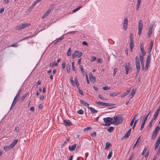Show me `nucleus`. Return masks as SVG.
<instances>
[{"mask_svg": "<svg viewBox=\"0 0 160 160\" xmlns=\"http://www.w3.org/2000/svg\"><path fill=\"white\" fill-rule=\"evenodd\" d=\"M160 143V136L159 137V138L157 140V141L156 142V143L157 144L159 145Z\"/></svg>", "mask_w": 160, "mask_h": 160, "instance_id": "51", "label": "nucleus"}, {"mask_svg": "<svg viewBox=\"0 0 160 160\" xmlns=\"http://www.w3.org/2000/svg\"><path fill=\"white\" fill-rule=\"evenodd\" d=\"M82 53L79 52L78 51L76 50L75 52L73 53L72 55V58H74L76 57H77L78 58H79L82 55Z\"/></svg>", "mask_w": 160, "mask_h": 160, "instance_id": "5", "label": "nucleus"}, {"mask_svg": "<svg viewBox=\"0 0 160 160\" xmlns=\"http://www.w3.org/2000/svg\"><path fill=\"white\" fill-rule=\"evenodd\" d=\"M64 38V37H61L57 39L56 41L55 42L54 44H56L58 42H60Z\"/></svg>", "mask_w": 160, "mask_h": 160, "instance_id": "24", "label": "nucleus"}, {"mask_svg": "<svg viewBox=\"0 0 160 160\" xmlns=\"http://www.w3.org/2000/svg\"><path fill=\"white\" fill-rule=\"evenodd\" d=\"M148 149V147H146V148H144V150H143L142 152V155H144V154H145L146 151H147V149Z\"/></svg>", "mask_w": 160, "mask_h": 160, "instance_id": "36", "label": "nucleus"}, {"mask_svg": "<svg viewBox=\"0 0 160 160\" xmlns=\"http://www.w3.org/2000/svg\"><path fill=\"white\" fill-rule=\"evenodd\" d=\"M147 120V118H145L143 120H142V123L141 126L140 128V130H142L143 128L144 125L146 120Z\"/></svg>", "mask_w": 160, "mask_h": 160, "instance_id": "13", "label": "nucleus"}, {"mask_svg": "<svg viewBox=\"0 0 160 160\" xmlns=\"http://www.w3.org/2000/svg\"><path fill=\"white\" fill-rule=\"evenodd\" d=\"M96 58L95 57H92V59H91V61L93 62L94 61H95L96 59Z\"/></svg>", "mask_w": 160, "mask_h": 160, "instance_id": "57", "label": "nucleus"}, {"mask_svg": "<svg viewBox=\"0 0 160 160\" xmlns=\"http://www.w3.org/2000/svg\"><path fill=\"white\" fill-rule=\"evenodd\" d=\"M88 108L91 111V113H92V114L96 113L98 112V111L97 110H95L94 108L91 107H89Z\"/></svg>", "mask_w": 160, "mask_h": 160, "instance_id": "17", "label": "nucleus"}, {"mask_svg": "<svg viewBox=\"0 0 160 160\" xmlns=\"http://www.w3.org/2000/svg\"><path fill=\"white\" fill-rule=\"evenodd\" d=\"M157 134L156 132H154L152 135V139H154L157 136Z\"/></svg>", "mask_w": 160, "mask_h": 160, "instance_id": "22", "label": "nucleus"}, {"mask_svg": "<svg viewBox=\"0 0 160 160\" xmlns=\"http://www.w3.org/2000/svg\"><path fill=\"white\" fill-rule=\"evenodd\" d=\"M118 71V69L117 68H115L114 70V72L113 73V76H115Z\"/></svg>", "mask_w": 160, "mask_h": 160, "instance_id": "49", "label": "nucleus"}, {"mask_svg": "<svg viewBox=\"0 0 160 160\" xmlns=\"http://www.w3.org/2000/svg\"><path fill=\"white\" fill-rule=\"evenodd\" d=\"M153 25V23H151L149 26V29L152 30Z\"/></svg>", "mask_w": 160, "mask_h": 160, "instance_id": "48", "label": "nucleus"}, {"mask_svg": "<svg viewBox=\"0 0 160 160\" xmlns=\"http://www.w3.org/2000/svg\"><path fill=\"white\" fill-rule=\"evenodd\" d=\"M160 153V145L159 146L157 152V154H159Z\"/></svg>", "mask_w": 160, "mask_h": 160, "instance_id": "64", "label": "nucleus"}, {"mask_svg": "<svg viewBox=\"0 0 160 160\" xmlns=\"http://www.w3.org/2000/svg\"><path fill=\"white\" fill-rule=\"evenodd\" d=\"M57 63H55V62L51 63L50 64V66L51 67H53L54 66H57Z\"/></svg>", "mask_w": 160, "mask_h": 160, "instance_id": "30", "label": "nucleus"}, {"mask_svg": "<svg viewBox=\"0 0 160 160\" xmlns=\"http://www.w3.org/2000/svg\"><path fill=\"white\" fill-rule=\"evenodd\" d=\"M90 80L91 82H95V77H92V78H90Z\"/></svg>", "mask_w": 160, "mask_h": 160, "instance_id": "34", "label": "nucleus"}, {"mask_svg": "<svg viewBox=\"0 0 160 160\" xmlns=\"http://www.w3.org/2000/svg\"><path fill=\"white\" fill-rule=\"evenodd\" d=\"M79 93L81 95H83V92L81 90H79Z\"/></svg>", "mask_w": 160, "mask_h": 160, "instance_id": "62", "label": "nucleus"}, {"mask_svg": "<svg viewBox=\"0 0 160 160\" xmlns=\"http://www.w3.org/2000/svg\"><path fill=\"white\" fill-rule=\"evenodd\" d=\"M114 128L112 127H110L108 130L107 131L109 132H112Z\"/></svg>", "mask_w": 160, "mask_h": 160, "instance_id": "31", "label": "nucleus"}, {"mask_svg": "<svg viewBox=\"0 0 160 160\" xmlns=\"http://www.w3.org/2000/svg\"><path fill=\"white\" fill-rule=\"evenodd\" d=\"M96 103L103 106H111L112 104L110 103H104L101 102H97Z\"/></svg>", "mask_w": 160, "mask_h": 160, "instance_id": "9", "label": "nucleus"}, {"mask_svg": "<svg viewBox=\"0 0 160 160\" xmlns=\"http://www.w3.org/2000/svg\"><path fill=\"white\" fill-rule=\"evenodd\" d=\"M18 142V140H15L10 145V146L11 148H12L15 145L17 144Z\"/></svg>", "mask_w": 160, "mask_h": 160, "instance_id": "19", "label": "nucleus"}, {"mask_svg": "<svg viewBox=\"0 0 160 160\" xmlns=\"http://www.w3.org/2000/svg\"><path fill=\"white\" fill-rule=\"evenodd\" d=\"M118 94V93L117 92H113L110 94V96L112 97H114L116 96Z\"/></svg>", "mask_w": 160, "mask_h": 160, "instance_id": "42", "label": "nucleus"}, {"mask_svg": "<svg viewBox=\"0 0 160 160\" xmlns=\"http://www.w3.org/2000/svg\"><path fill=\"white\" fill-rule=\"evenodd\" d=\"M135 60H136V68H137V70L138 72H139L140 70V61L139 59V58L138 56H136L135 57Z\"/></svg>", "mask_w": 160, "mask_h": 160, "instance_id": "3", "label": "nucleus"}, {"mask_svg": "<svg viewBox=\"0 0 160 160\" xmlns=\"http://www.w3.org/2000/svg\"><path fill=\"white\" fill-rule=\"evenodd\" d=\"M130 39L131 42H133V38L132 37V33H131L130 35Z\"/></svg>", "mask_w": 160, "mask_h": 160, "instance_id": "50", "label": "nucleus"}, {"mask_svg": "<svg viewBox=\"0 0 160 160\" xmlns=\"http://www.w3.org/2000/svg\"><path fill=\"white\" fill-rule=\"evenodd\" d=\"M76 147V144H75L69 146V149L70 151H73Z\"/></svg>", "mask_w": 160, "mask_h": 160, "instance_id": "18", "label": "nucleus"}, {"mask_svg": "<svg viewBox=\"0 0 160 160\" xmlns=\"http://www.w3.org/2000/svg\"><path fill=\"white\" fill-rule=\"evenodd\" d=\"M128 23V20L127 18H126L124 19L123 23V28L125 30H126L127 29Z\"/></svg>", "mask_w": 160, "mask_h": 160, "instance_id": "8", "label": "nucleus"}, {"mask_svg": "<svg viewBox=\"0 0 160 160\" xmlns=\"http://www.w3.org/2000/svg\"><path fill=\"white\" fill-rule=\"evenodd\" d=\"M77 112L79 114H83L84 111L82 109H81L78 110L77 111Z\"/></svg>", "mask_w": 160, "mask_h": 160, "instance_id": "38", "label": "nucleus"}, {"mask_svg": "<svg viewBox=\"0 0 160 160\" xmlns=\"http://www.w3.org/2000/svg\"><path fill=\"white\" fill-rule=\"evenodd\" d=\"M91 128L90 127H87V128H85L83 131H88L89 130L91 129Z\"/></svg>", "mask_w": 160, "mask_h": 160, "instance_id": "52", "label": "nucleus"}, {"mask_svg": "<svg viewBox=\"0 0 160 160\" xmlns=\"http://www.w3.org/2000/svg\"><path fill=\"white\" fill-rule=\"evenodd\" d=\"M143 44L142 42L140 43V50L141 52L144 51L143 49Z\"/></svg>", "mask_w": 160, "mask_h": 160, "instance_id": "35", "label": "nucleus"}, {"mask_svg": "<svg viewBox=\"0 0 160 160\" xmlns=\"http://www.w3.org/2000/svg\"><path fill=\"white\" fill-rule=\"evenodd\" d=\"M74 62H73L72 63V70L73 71H76V69L74 66Z\"/></svg>", "mask_w": 160, "mask_h": 160, "instance_id": "46", "label": "nucleus"}, {"mask_svg": "<svg viewBox=\"0 0 160 160\" xmlns=\"http://www.w3.org/2000/svg\"><path fill=\"white\" fill-rule=\"evenodd\" d=\"M70 81H71V83L72 84V86H74L75 83V82H74V81L73 80V78H72V77H71Z\"/></svg>", "mask_w": 160, "mask_h": 160, "instance_id": "32", "label": "nucleus"}, {"mask_svg": "<svg viewBox=\"0 0 160 160\" xmlns=\"http://www.w3.org/2000/svg\"><path fill=\"white\" fill-rule=\"evenodd\" d=\"M152 30L149 29L148 33V36L149 38L150 37L152 33Z\"/></svg>", "mask_w": 160, "mask_h": 160, "instance_id": "29", "label": "nucleus"}, {"mask_svg": "<svg viewBox=\"0 0 160 160\" xmlns=\"http://www.w3.org/2000/svg\"><path fill=\"white\" fill-rule=\"evenodd\" d=\"M125 67L126 71V74H128V73L129 70L132 69L130 67V62L126 63Z\"/></svg>", "mask_w": 160, "mask_h": 160, "instance_id": "7", "label": "nucleus"}, {"mask_svg": "<svg viewBox=\"0 0 160 160\" xmlns=\"http://www.w3.org/2000/svg\"><path fill=\"white\" fill-rule=\"evenodd\" d=\"M103 120L106 123L104 125L106 126H109L111 124L117 125L122 123L123 121L122 117L120 115L114 116L112 118H104Z\"/></svg>", "mask_w": 160, "mask_h": 160, "instance_id": "1", "label": "nucleus"}, {"mask_svg": "<svg viewBox=\"0 0 160 160\" xmlns=\"http://www.w3.org/2000/svg\"><path fill=\"white\" fill-rule=\"evenodd\" d=\"M36 4V3L35 2H34L33 3L32 5L31 6V8H33L35 6V5Z\"/></svg>", "mask_w": 160, "mask_h": 160, "instance_id": "56", "label": "nucleus"}, {"mask_svg": "<svg viewBox=\"0 0 160 160\" xmlns=\"http://www.w3.org/2000/svg\"><path fill=\"white\" fill-rule=\"evenodd\" d=\"M67 71L68 73H69L70 72V67L69 65L67 66Z\"/></svg>", "mask_w": 160, "mask_h": 160, "instance_id": "40", "label": "nucleus"}, {"mask_svg": "<svg viewBox=\"0 0 160 160\" xmlns=\"http://www.w3.org/2000/svg\"><path fill=\"white\" fill-rule=\"evenodd\" d=\"M53 8H50L48 10L45 12V13L42 16V19L45 18L49 14L50 12L52 10Z\"/></svg>", "mask_w": 160, "mask_h": 160, "instance_id": "10", "label": "nucleus"}, {"mask_svg": "<svg viewBox=\"0 0 160 160\" xmlns=\"http://www.w3.org/2000/svg\"><path fill=\"white\" fill-rule=\"evenodd\" d=\"M111 146V144L108 142H107L106 143V146H105V149H108L109 148V147Z\"/></svg>", "mask_w": 160, "mask_h": 160, "instance_id": "23", "label": "nucleus"}, {"mask_svg": "<svg viewBox=\"0 0 160 160\" xmlns=\"http://www.w3.org/2000/svg\"><path fill=\"white\" fill-rule=\"evenodd\" d=\"M131 129L130 128L129 130L127 132L125 135L122 137V139L127 138H128L130 134Z\"/></svg>", "mask_w": 160, "mask_h": 160, "instance_id": "12", "label": "nucleus"}, {"mask_svg": "<svg viewBox=\"0 0 160 160\" xmlns=\"http://www.w3.org/2000/svg\"><path fill=\"white\" fill-rule=\"evenodd\" d=\"M112 151H111V152H110L108 155L107 156V158L108 159H109L111 158V157L112 156Z\"/></svg>", "mask_w": 160, "mask_h": 160, "instance_id": "33", "label": "nucleus"}, {"mask_svg": "<svg viewBox=\"0 0 160 160\" xmlns=\"http://www.w3.org/2000/svg\"><path fill=\"white\" fill-rule=\"evenodd\" d=\"M64 124L65 126H70L71 125L72 123L71 122L68 120H63Z\"/></svg>", "mask_w": 160, "mask_h": 160, "instance_id": "11", "label": "nucleus"}, {"mask_svg": "<svg viewBox=\"0 0 160 160\" xmlns=\"http://www.w3.org/2000/svg\"><path fill=\"white\" fill-rule=\"evenodd\" d=\"M91 135L92 137H95L96 135V133L95 132H94L93 133H92Z\"/></svg>", "mask_w": 160, "mask_h": 160, "instance_id": "55", "label": "nucleus"}, {"mask_svg": "<svg viewBox=\"0 0 160 160\" xmlns=\"http://www.w3.org/2000/svg\"><path fill=\"white\" fill-rule=\"evenodd\" d=\"M160 128L158 126H157L156 128L154 131V132H156L158 133V131L159 130Z\"/></svg>", "mask_w": 160, "mask_h": 160, "instance_id": "43", "label": "nucleus"}, {"mask_svg": "<svg viewBox=\"0 0 160 160\" xmlns=\"http://www.w3.org/2000/svg\"><path fill=\"white\" fill-rule=\"evenodd\" d=\"M143 27V24L141 20L139 21L138 25V29H142Z\"/></svg>", "mask_w": 160, "mask_h": 160, "instance_id": "15", "label": "nucleus"}, {"mask_svg": "<svg viewBox=\"0 0 160 160\" xmlns=\"http://www.w3.org/2000/svg\"><path fill=\"white\" fill-rule=\"evenodd\" d=\"M99 97L101 99H103V100H104L105 99V98H104L101 95H99Z\"/></svg>", "mask_w": 160, "mask_h": 160, "instance_id": "58", "label": "nucleus"}, {"mask_svg": "<svg viewBox=\"0 0 160 160\" xmlns=\"http://www.w3.org/2000/svg\"><path fill=\"white\" fill-rule=\"evenodd\" d=\"M62 68L63 69L64 68H65V63L64 62H63L62 63Z\"/></svg>", "mask_w": 160, "mask_h": 160, "instance_id": "60", "label": "nucleus"}, {"mask_svg": "<svg viewBox=\"0 0 160 160\" xmlns=\"http://www.w3.org/2000/svg\"><path fill=\"white\" fill-rule=\"evenodd\" d=\"M71 54V50L70 48H69L68 50V52H67V55L68 56H70Z\"/></svg>", "mask_w": 160, "mask_h": 160, "instance_id": "41", "label": "nucleus"}, {"mask_svg": "<svg viewBox=\"0 0 160 160\" xmlns=\"http://www.w3.org/2000/svg\"><path fill=\"white\" fill-rule=\"evenodd\" d=\"M138 119H137L134 122V124H133V127H132V128L133 129L136 125V124H137V123L138 122Z\"/></svg>", "mask_w": 160, "mask_h": 160, "instance_id": "45", "label": "nucleus"}, {"mask_svg": "<svg viewBox=\"0 0 160 160\" xmlns=\"http://www.w3.org/2000/svg\"><path fill=\"white\" fill-rule=\"evenodd\" d=\"M11 148L10 146H4V149L6 151H7L10 150V149H11Z\"/></svg>", "mask_w": 160, "mask_h": 160, "instance_id": "26", "label": "nucleus"}, {"mask_svg": "<svg viewBox=\"0 0 160 160\" xmlns=\"http://www.w3.org/2000/svg\"><path fill=\"white\" fill-rule=\"evenodd\" d=\"M140 59L141 61V64L142 67L143 69L144 68V58L143 56L140 55Z\"/></svg>", "mask_w": 160, "mask_h": 160, "instance_id": "14", "label": "nucleus"}, {"mask_svg": "<svg viewBox=\"0 0 160 160\" xmlns=\"http://www.w3.org/2000/svg\"><path fill=\"white\" fill-rule=\"evenodd\" d=\"M151 56L150 54L149 53L146 61V66L145 67V69L146 70H147L148 68L150 60L151 59Z\"/></svg>", "mask_w": 160, "mask_h": 160, "instance_id": "4", "label": "nucleus"}, {"mask_svg": "<svg viewBox=\"0 0 160 160\" xmlns=\"http://www.w3.org/2000/svg\"><path fill=\"white\" fill-rule=\"evenodd\" d=\"M153 45V42L152 41H151L150 42V47L148 49V50L149 53H150L151 52V51L152 47Z\"/></svg>", "mask_w": 160, "mask_h": 160, "instance_id": "21", "label": "nucleus"}, {"mask_svg": "<svg viewBox=\"0 0 160 160\" xmlns=\"http://www.w3.org/2000/svg\"><path fill=\"white\" fill-rule=\"evenodd\" d=\"M102 89L105 90H108L110 89V88H109V87H108L106 86H105V87H102Z\"/></svg>", "mask_w": 160, "mask_h": 160, "instance_id": "47", "label": "nucleus"}, {"mask_svg": "<svg viewBox=\"0 0 160 160\" xmlns=\"http://www.w3.org/2000/svg\"><path fill=\"white\" fill-rule=\"evenodd\" d=\"M138 34H139V35H140L141 34V33H142V29H138Z\"/></svg>", "mask_w": 160, "mask_h": 160, "instance_id": "63", "label": "nucleus"}, {"mask_svg": "<svg viewBox=\"0 0 160 160\" xmlns=\"http://www.w3.org/2000/svg\"><path fill=\"white\" fill-rule=\"evenodd\" d=\"M141 52L142 54V56H143V57L146 55V52L144 51H142Z\"/></svg>", "mask_w": 160, "mask_h": 160, "instance_id": "61", "label": "nucleus"}, {"mask_svg": "<svg viewBox=\"0 0 160 160\" xmlns=\"http://www.w3.org/2000/svg\"><path fill=\"white\" fill-rule=\"evenodd\" d=\"M134 46V44L133 43V42H131L130 43V48L131 49H132Z\"/></svg>", "mask_w": 160, "mask_h": 160, "instance_id": "39", "label": "nucleus"}, {"mask_svg": "<svg viewBox=\"0 0 160 160\" xmlns=\"http://www.w3.org/2000/svg\"><path fill=\"white\" fill-rule=\"evenodd\" d=\"M141 0H138L137 1V5H140L141 3Z\"/></svg>", "mask_w": 160, "mask_h": 160, "instance_id": "59", "label": "nucleus"}, {"mask_svg": "<svg viewBox=\"0 0 160 160\" xmlns=\"http://www.w3.org/2000/svg\"><path fill=\"white\" fill-rule=\"evenodd\" d=\"M82 6H80L79 7H78L76 9H75L72 10V12L73 13L75 12H76L77 11H78V10L81 8H82Z\"/></svg>", "mask_w": 160, "mask_h": 160, "instance_id": "27", "label": "nucleus"}, {"mask_svg": "<svg viewBox=\"0 0 160 160\" xmlns=\"http://www.w3.org/2000/svg\"><path fill=\"white\" fill-rule=\"evenodd\" d=\"M27 94H25L22 96L20 98V99L21 100V101H22L27 96Z\"/></svg>", "mask_w": 160, "mask_h": 160, "instance_id": "37", "label": "nucleus"}, {"mask_svg": "<svg viewBox=\"0 0 160 160\" xmlns=\"http://www.w3.org/2000/svg\"><path fill=\"white\" fill-rule=\"evenodd\" d=\"M153 121L152 120H151V121L149 123V128H150L151 127L152 124L153 122Z\"/></svg>", "mask_w": 160, "mask_h": 160, "instance_id": "54", "label": "nucleus"}, {"mask_svg": "<svg viewBox=\"0 0 160 160\" xmlns=\"http://www.w3.org/2000/svg\"><path fill=\"white\" fill-rule=\"evenodd\" d=\"M74 80L76 86L78 88V86L79 85V83L78 82L77 77H75Z\"/></svg>", "mask_w": 160, "mask_h": 160, "instance_id": "25", "label": "nucleus"}, {"mask_svg": "<svg viewBox=\"0 0 160 160\" xmlns=\"http://www.w3.org/2000/svg\"><path fill=\"white\" fill-rule=\"evenodd\" d=\"M130 91V90H128L126 92H124L121 95V97H123L127 95L129 93Z\"/></svg>", "mask_w": 160, "mask_h": 160, "instance_id": "20", "label": "nucleus"}, {"mask_svg": "<svg viewBox=\"0 0 160 160\" xmlns=\"http://www.w3.org/2000/svg\"><path fill=\"white\" fill-rule=\"evenodd\" d=\"M17 46H18V45H17V43H13L11 45V47H17Z\"/></svg>", "mask_w": 160, "mask_h": 160, "instance_id": "53", "label": "nucleus"}, {"mask_svg": "<svg viewBox=\"0 0 160 160\" xmlns=\"http://www.w3.org/2000/svg\"><path fill=\"white\" fill-rule=\"evenodd\" d=\"M31 25V24L30 23H23L16 26L15 29L18 30H20Z\"/></svg>", "mask_w": 160, "mask_h": 160, "instance_id": "2", "label": "nucleus"}, {"mask_svg": "<svg viewBox=\"0 0 160 160\" xmlns=\"http://www.w3.org/2000/svg\"><path fill=\"white\" fill-rule=\"evenodd\" d=\"M20 94V91H19L18 93L17 94L16 97H15L11 107H13L15 105L16 102H18V100L17 99V98L19 96Z\"/></svg>", "mask_w": 160, "mask_h": 160, "instance_id": "6", "label": "nucleus"}, {"mask_svg": "<svg viewBox=\"0 0 160 160\" xmlns=\"http://www.w3.org/2000/svg\"><path fill=\"white\" fill-rule=\"evenodd\" d=\"M79 68L81 69L82 72L83 73V74H84V70L82 66V65H80L79 66Z\"/></svg>", "mask_w": 160, "mask_h": 160, "instance_id": "44", "label": "nucleus"}, {"mask_svg": "<svg viewBox=\"0 0 160 160\" xmlns=\"http://www.w3.org/2000/svg\"><path fill=\"white\" fill-rule=\"evenodd\" d=\"M80 103L81 104H83V105H84L85 106L87 107L88 108H89V104L88 103L85 102L84 101L82 100H80Z\"/></svg>", "mask_w": 160, "mask_h": 160, "instance_id": "16", "label": "nucleus"}, {"mask_svg": "<svg viewBox=\"0 0 160 160\" xmlns=\"http://www.w3.org/2000/svg\"><path fill=\"white\" fill-rule=\"evenodd\" d=\"M135 93V91L134 90L133 88L132 90V92L131 94V97L130 98H132L133 96L134 95Z\"/></svg>", "mask_w": 160, "mask_h": 160, "instance_id": "28", "label": "nucleus"}]
</instances>
